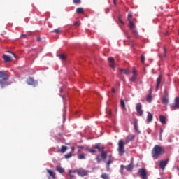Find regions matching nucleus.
<instances>
[{"instance_id":"obj_31","label":"nucleus","mask_w":179,"mask_h":179,"mask_svg":"<svg viewBox=\"0 0 179 179\" xmlns=\"http://www.w3.org/2000/svg\"><path fill=\"white\" fill-rule=\"evenodd\" d=\"M120 107H122V108L124 109V100H120Z\"/></svg>"},{"instance_id":"obj_52","label":"nucleus","mask_w":179,"mask_h":179,"mask_svg":"<svg viewBox=\"0 0 179 179\" xmlns=\"http://www.w3.org/2000/svg\"><path fill=\"white\" fill-rule=\"evenodd\" d=\"M71 150L73 151L74 150V148H71Z\"/></svg>"},{"instance_id":"obj_6","label":"nucleus","mask_w":179,"mask_h":179,"mask_svg":"<svg viewBox=\"0 0 179 179\" xmlns=\"http://www.w3.org/2000/svg\"><path fill=\"white\" fill-rule=\"evenodd\" d=\"M77 173V174L81 177L88 176V170H85V169H78V170L71 171V173Z\"/></svg>"},{"instance_id":"obj_33","label":"nucleus","mask_w":179,"mask_h":179,"mask_svg":"<svg viewBox=\"0 0 179 179\" xmlns=\"http://www.w3.org/2000/svg\"><path fill=\"white\" fill-rule=\"evenodd\" d=\"M80 24H81V23L80 22V21H76V22H74L73 26H74V27H79Z\"/></svg>"},{"instance_id":"obj_12","label":"nucleus","mask_w":179,"mask_h":179,"mask_svg":"<svg viewBox=\"0 0 179 179\" xmlns=\"http://www.w3.org/2000/svg\"><path fill=\"white\" fill-rule=\"evenodd\" d=\"M133 76H131V78H130L129 81L131 83L136 82V79L137 78V71L136 70H133L131 72Z\"/></svg>"},{"instance_id":"obj_23","label":"nucleus","mask_w":179,"mask_h":179,"mask_svg":"<svg viewBox=\"0 0 179 179\" xmlns=\"http://www.w3.org/2000/svg\"><path fill=\"white\" fill-rule=\"evenodd\" d=\"M120 71L123 73L124 75H129L130 74V72L129 71L128 69H120Z\"/></svg>"},{"instance_id":"obj_28","label":"nucleus","mask_w":179,"mask_h":179,"mask_svg":"<svg viewBox=\"0 0 179 179\" xmlns=\"http://www.w3.org/2000/svg\"><path fill=\"white\" fill-rule=\"evenodd\" d=\"M101 178H103V179H108L109 177H108V175L107 173H103V174H101Z\"/></svg>"},{"instance_id":"obj_53","label":"nucleus","mask_w":179,"mask_h":179,"mask_svg":"<svg viewBox=\"0 0 179 179\" xmlns=\"http://www.w3.org/2000/svg\"><path fill=\"white\" fill-rule=\"evenodd\" d=\"M120 23H122V24H124V22H122V21H120Z\"/></svg>"},{"instance_id":"obj_8","label":"nucleus","mask_w":179,"mask_h":179,"mask_svg":"<svg viewBox=\"0 0 179 179\" xmlns=\"http://www.w3.org/2000/svg\"><path fill=\"white\" fill-rule=\"evenodd\" d=\"M129 29L131 30V33L135 36H137V30H136V26H134V24L131 21H129Z\"/></svg>"},{"instance_id":"obj_13","label":"nucleus","mask_w":179,"mask_h":179,"mask_svg":"<svg viewBox=\"0 0 179 179\" xmlns=\"http://www.w3.org/2000/svg\"><path fill=\"white\" fill-rule=\"evenodd\" d=\"M162 80V75H159V77L156 78V87L155 88V91L157 92L159 90V86L160 85V82Z\"/></svg>"},{"instance_id":"obj_25","label":"nucleus","mask_w":179,"mask_h":179,"mask_svg":"<svg viewBox=\"0 0 179 179\" xmlns=\"http://www.w3.org/2000/svg\"><path fill=\"white\" fill-rule=\"evenodd\" d=\"M66 150H67L66 146L63 145L61 147V152H62V154L65 153Z\"/></svg>"},{"instance_id":"obj_20","label":"nucleus","mask_w":179,"mask_h":179,"mask_svg":"<svg viewBox=\"0 0 179 179\" xmlns=\"http://www.w3.org/2000/svg\"><path fill=\"white\" fill-rule=\"evenodd\" d=\"M3 59H4V62L6 63H8L11 62V57L6 55H3Z\"/></svg>"},{"instance_id":"obj_19","label":"nucleus","mask_w":179,"mask_h":179,"mask_svg":"<svg viewBox=\"0 0 179 179\" xmlns=\"http://www.w3.org/2000/svg\"><path fill=\"white\" fill-rule=\"evenodd\" d=\"M113 164V160L109 159L108 161L107 162H106V169L107 171H110V164Z\"/></svg>"},{"instance_id":"obj_9","label":"nucleus","mask_w":179,"mask_h":179,"mask_svg":"<svg viewBox=\"0 0 179 179\" xmlns=\"http://www.w3.org/2000/svg\"><path fill=\"white\" fill-rule=\"evenodd\" d=\"M141 108V103H138L136 105V111H137V114H138V116L140 117L143 116V110Z\"/></svg>"},{"instance_id":"obj_44","label":"nucleus","mask_w":179,"mask_h":179,"mask_svg":"<svg viewBox=\"0 0 179 179\" xmlns=\"http://www.w3.org/2000/svg\"><path fill=\"white\" fill-rule=\"evenodd\" d=\"M7 52L8 53H11V55H13V57H15V55H14V53H12L11 52H10L9 50L7 51Z\"/></svg>"},{"instance_id":"obj_26","label":"nucleus","mask_w":179,"mask_h":179,"mask_svg":"<svg viewBox=\"0 0 179 179\" xmlns=\"http://www.w3.org/2000/svg\"><path fill=\"white\" fill-rule=\"evenodd\" d=\"M131 169H133L131 164H129V165L126 166V171H131Z\"/></svg>"},{"instance_id":"obj_38","label":"nucleus","mask_w":179,"mask_h":179,"mask_svg":"<svg viewBox=\"0 0 179 179\" xmlns=\"http://www.w3.org/2000/svg\"><path fill=\"white\" fill-rule=\"evenodd\" d=\"M145 61V57L144 55H141V63L144 64V62Z\"/></svg>"},{"instance_id":"obj_11","label":"nucleus","mask_w":179,"mask_h":179,"mask_svg":"<svg viewBox=\"0 0 179 179\" xmlns=\"http://www.w3.org/2000/svg\"><path fill=\"white\" fill-rule=\"evenodd\" d=\"M169 163V159H166L165 161H160L159 162V167L162 169V170H164V168L166 166H167V164Z\"/></svg>"},{"instance_id":"obj_24","label":"nucleus","mask_w":179,"mask_h":179,"mask_svg":"<svg viewBox=\"0 0 179 179\" xmlns=\"http://www.w3.org/2000/svg\"><path fill=\"white\" fill-rule=\"evenodd\" d=\"M77 157L78 158V159H85V154H80L77 155Z\"/></svg>"},{"instance_id":"obj_2","label":"nucleus","mask_w":179,"mask_h":179,"mask_svg":"<svg viewBox=\"0 0 179 179\" xmlns=\"http://www.w3.org/2000/svg\"><path fill=\"white\" fill-rule=\"evenodd\" d=\"M88 152H90V153H92V154H94L95 152H100V157L103 160H106V159L107 158V152L104 151L103 148H100L99 144L94 145V149L88 150Z\"/></svg>"},{"instance_id":"obj_14","label":"nucleus","mask_w":179,"mask_h":179,"mask_svg":"<svg viewBox=\"0 0 179 179\" xmlns=\"http://www.w3.org/2000/svg\"><path fill=\"white\" fill-rule=\"evenodd\" d=\"M162 103L167 106L169 105V96H162Z\"/></svg>"},{"instance_id":"obj_17","label":"nucleus","mask_w":179,"mask_h":179,"mask_svg":"<svg viewBox=\"0 0 179 179\" xmlns=\"http://www.w3.org/2000/svg\"><path fill=\"white\" fill-rule=\"evenodd\" d=\"M47 173L50 175V177L52 178V179H55V173L50 169H46Z\"/></svg>"},{"instance_id":"obj_15","label":"nucleus","mask_w":179,"mask_h":179,"mask_svg":"<svg viewBox=\"0 0 179 179\" xmlns=\"http://www.w3.org/2000/svg\"><path fill=\"white\" fill-rule=\"evenodd\" d=\"M27 84L34 85H36V81L34 80V78H28V79H27Z\"/></svg>"},{"instance_id":"obj_41","label":"nucleus","mask_w":179,"mask_h":179,"mask_svg":"<svg viewBox=\"0 0 179 179\" xmlns=\"http://www.w3.org/2000/svg\"><path fill=\"white\" fill-rule=\"evenodd\" d=\"M106 13H108V12H110V8H107L104 10Z\"/></svg>"},{"instance_id":"obj_7","label":"nucleus","mask_w":179,"mask_h":179,"mask_svg":"<svg viewBox=\"0 0 179 179\" xmlns=\"http://www.w3.org/2000/svg\"><path fill=\"white\" fill-rule=\"evenodd\" d=\"M138 176L141 177L142 179H148L147 170H145V169H138Z\"/></svg>"},{"instance_id":"obj_29","label":"nucleus","mask_w":179,"mask_h":179,"mask_svg":"<svg viewBox=\"0 0 179 179\" xmlns=\"http://www.w3.org/2000/svg\"><path fill=\"white\" fill-rule=\"evenodd\" d=\"M146 100H147V102L148 103L152 102V96H150V94H148V96H147Z\"/></svg>"},{"instance_id":"obj_34","label":"nucleus","mask_w":179,"mask_h":179,"mask_svg":"<svg viewBox=\"0 0 179 179\" xmlns=\"http://www.w3.org/2000/svg\"><path fill=\"white\" fill-rule=\"evenodd\" d=\"M69 177L70 178V179L74 178V175H73V173H71V170L69 171Z\"/></svg>"},{"instance_id":"obj_36","label":"nucleus","mask_w":179,"mask_h":179,"mask_svg":"<svg viewBox=\"0 0 179 179\" xmlns=\"http://www.w3.org/2000/svg\"><path fill=\"white\" fill-rule=\"evenodd\" d=\"M73 3L80 4V3H81V0H73Z\"/></svg>"},{"instance_id":"obj_50","label":"nucleus","mask_w":179,"mask_h":179,"mask_svg":"<svg viewBox=\"0 0 179 179\" xmlns=\"http://www.w3.org/2000/svg\"><path fill=\"white\" fill-rule=\"evenodd\" d=\"M163 132V129H160V133Z\"/></svg>"},{"instance_id":"obj_5","label":"nucleus","mask_w":179,"mask_h":179,"mask_svg":"<svg viewBox=\"0 0 179 179\" xmlns=\"http://www.w3.org/2000/svg\"><path fill=\"white\" fill-rule=\"evenodd\" d=\"M170 110L173 111L179 110V96L174 99V103L170 104Z\"/></svg>"},{"instance_id":"obj_18","label":"nucleus","mask_w":179,"mask_h":179,"mask_svg":"<svg viewBox=\"0 0 179 179\" xmlns=\"http://www.w3.org/2000/svg\"><path fill=\"white\" fill-rule=\"evenodd\" d=\"M159 120L160 121V123H162V124H166V117L163 115H160L159 116Z\"/></svg>"},{"instance_id":"obj_35","label":"nucleus","mask_w":179,"mask_h":179,"mask_svg":"<svg viewBox=\"0 0 179 179\" xmlns=\"http://www.w3.org/2000/svg\"><path fill=\"white\" fill-rule=\"evenodd\" d=\"M59 59H61V60L65 61V59H66V56L65 55H59Z\"/></svg>"},{"instance_id":"obj_47","label":"nucleus","mask_w":179,"mask_h":179,"mask_svg":"<svg viewBox=\"0 0 179 179\" xmlns=\"http://www.w3.org/2000/svg\"><path fill=\"white\" fill-rule=\"evenodd\" d=\"M41 40V38L38 37L37 38V41H40Z\"/></svg>"},{"instance_id":"obj_27","label":"nucleus","mask_w":179,"mask_h":179,"mask_svg":"<svg viewBox=\"0 0 179 179\" xmlns=\"http://www.w3.org/2000/svg\"><path fill=\"white\" fill-rule=\"evenodd\" d=\"M61 31H62V30H61V29H60V28L55 29H54V31H53V32H54V33H55V34H60V33H61Z\"/></svg>"},{"instance_id":"obj_39","label":"nucleus","mask_w":179,"mask_h":179,"mask_svg":"<svg viewBox=\"0 0 179 179\" xmlns=\"http://www.w3.org/2000/svg\"><path fill=\"white\" fill-rule=\"evenodd\" d=\"M163 97H169V94L167 93V90H164V95H163Z\"/></svg>"},{"instance_id":"obj_16","label":"nucleus","mask_w":179,"mask_h":179,"mask_svg":"<svg viewBox=\"0 0 179 179\" xmlns=\"http://www.w3.org/2000/svg\"><path fill=\"white\" fill-rule=\"evenodd\" d=\"M147 113L148 114L147 115V122L148 123L152 122V120H153V115H152L150 112H147Z\"/></svg>"},{"instance_id":"obj_43","label":"nucleus","mask_w":179,"mask_h":179,"mask_svg":"<svg viewBox=\"0 0 179 179\" xmlns=\"http://www.w3.org/2000/svg\"><path fill=\"white\" fill-rule=\"evenodd\" d=\"M111 92H113V93L115 94V89H114V87H113L111 89Z\"/></svg>"},{"instance_id":"obj_4","label":"nucleus","mask_w":179,"mask_h":179,"mask_svg":"<svg viewBox=\"0 0 179 179\" xmlns=\"http://www.w3.org/2000/svg\"><path fill=\"white\" fill-rule=\"evenodd\" d=\"M8 76L3 71H0V85L2 89L8 85Z\"/></svg>"},{"instance_id":"obj_21","label":"nucleus","mask_w":179,"mask_h":179,"mask_svg":"<svg viewBox=\"0 0 179 179\" xmlns=\"http://www.w3.org/2000/svg\"><path fill=\"white\" fill-rule=\"evenodd\" d=\"M76 13L77 14H84V8L80 7L76 10Z\"/></svg>"},{"instance_id":"obj_10","label":"nucleus","mask_w":179,"mask_h":179,"mask_svg":"<svg viewBox=\"0 0 179 179\" xmlns=\"http://www.w3.org/2000/svg\"><path fill=\"white\" fill-rule=\"evenodd\" d=\"M108 64L110 66V68L113 69H115V62L114 60L113 57H108Z\"/></svg>"},{"instance_id":"obj_40","label":"nucleus","mask_w":179,"mask_h":179,"mask_svg":"<svg viewBox=\"0 0 179 179\" xmlns=\"http://www.w3.org/2000/svg\"><path fill=\"white\" fill-rule=\"evenodd\" d=\"M134 130L137 131V122H134Z\"/></svg>"},{"instance_id":"obj_55","label":"nucleus","mask_w":179,"mask_h":179,"mask_svg":"<svg viewBox=\"0 0 179 179\" xmlns=\"http://www.w3.org/2000/svg\"><path fill=\"white\" fill-rule=\"evenodd\" d=\"M157 179H159V178H157Z\"/></svg>"},{"instance_id":"obj_1","label":"nucleus","mask_w":179,"mask_h":179,"mask_svg":"<svg viewBox=\"0 0 179 179\" xmlns=\"http://www.w3.org/2000/svg\"><path fill=\"white\" fill-rule=\"evenodd\" d=\"M134 139V135L133 134H129L127 137H126V139L124 140L120 139L118 141V153L120 154V156H122L124 154V145L129 143L130 141H133Z\"/></svg>"},{"instance_id":"obj_48","label":"nucleus","mask_w":179,"mask_h":179,"mask_svg":"<svg viewBox=\"0 0 179 179\" xmlns=\"http://www.w3.org/2000/svg\"><path fill=\"white\" fill-rule=\"evenodd\" d=\"M58 136H59V137H62V134L59 133V134H58Z\"/></svg>"},{"instance_id":"obj_37","label":"nucleus","mask_w":179,"mask_h":179,"mask_svg":"<svg viewBox=\"0 0 179 179\" xmlns=\"http://www.w3.org/2000/svg\"><path fill=\"white\" fill-rule=\"evenodd\" d=\"M95 159H96V161L97 162V164H99V163H100V158H99V155L96 156Z\"/></svg>"},{"instance_id":"obj_54","label":"nucleus","mask_w":179,"mask_h":179,"mask_svg":"<svg viewBox=\"0 0 179 179\" xmlns=\"http://www.w3.org/2000/svg\"><path fill=\"white\" fill-rule=\"evenodd\" d=\"M178 171H179V169H178Z\"/></svg>"},{"instance_id":"obj_45","label":"nucleus","mask_w":179,"mask_h":179,"mask_svg":"<svg viewBox=\"0 0 179 179\" xmlns=\"http://www.w3.org/2000/svg\"><path fill=\"white\" fill-rule=\"evenodd\" d=\"M124 170V165H120V171Z\"/></svg>"},{"instance_id":"obj_3","label":"nucleus","mask_w":179,"mask_h":179,"mask_svg":"<svg viewBox=\"0 0 179 179\" xmlns=\"http://www.w3.org/2000/svg\"><path fill=\"white\" fill-rule=\"evenodd\" d=\"M164 154V149L160 147V145H155L152 148V152H151V155H152V157L154 159H157L159 157L163 155Z\"/></svg>"},{"instance_id":"obj_22","label":"nucleus","mask_w":179,"mask_h":179,"mask_svg":"<svg viewBox=\"0 0 179 179\" xmlns=\"http://www.w3.org/2000/svg\"><path fill=\"white\" fill-rule=\"evenodd\" d=\"M57 171H58V173H64V172H65V170L62 166H57Z\"/></svg>"},{"instance_id":"obj_30","label":"nucleus","mask_w":179,"mask_h":179,"mask_svg":"<svg viewBox=\"0 0 179 179\" xmlns=\"http://www.w3.org/2000/svg\"><path fill=\"white\" fill-rule=\"evenodd\" d=\"M132 17H133V15H131V13L127 14V21L128 22H131V20H131Z\"/></svg>"},{"instance_id":"obj_51","label":"nucleus","mask_w":179,"mask_h":179,"mask_svg":"<svg viewBox=\"0 0 179 179\" xmlns=\"http://www.w3.org/2000/svg\"><path fill=\"white\" fill-rule=\"evenodd\" d=\"M114 1V5H115V1H117V0H113Z\"/></svg>"},{"instance_id":"obj_42","label":"nucleus","mask_w":179,"mask_h":179,"mask_svg":"<svg viewBox=\"0 0 179 179\" xmlns=\"http://www.w3.org/2000/svg\"><path fill=\"white\" fill-rule=\"evenodd\" d=\"M163 51H164V56L166 57V48H164Z\"/></svg>"},{"instance_id":"obj_32","label":"nucleus","mask_w":179,"mask_h":179,"mask_svg":"<svg viewBox=\"0 0 179 179\" xmlns=\"http://www.w3.org/2000/svg\"><path fill=\"white\" fill-rule=\"evenodd\" d=\"M71 157V152L64 155V159H69Z\"/></svg>"},{"instance_id":"obj_46","label":"nucleus","mask_w":179,"mask_h":179,"mask_svg":"<svg viewBox=\"0 0 179 179\" xmlns=\"http://www.w3.org/2000/svg\"><path fill=\"white\" fill-rule=\"evenodd\" d=\"M25 36H26L25 34H22V35H21V38H24V37H25Z\"/></svg>"},{"instance_id":"obj_49","label":"nucleus","mask_w":179,"mask_h":179,"mask_svg":"<svg viewBox=\"0 0 179 179\" xmlns=\"http://www.w3.org/2000/svg\"><path fill=\"white\" fill-rule=\"evenodd\" d=\"M111 157H113L111 155H108V159H111Z\"/></svg>"}]
</instances>
